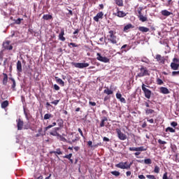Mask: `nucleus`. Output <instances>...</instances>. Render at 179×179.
<instances>
[{
  "label": "nucleus",
  "mask_w": 179,
  "mask_h": 179,
  "mask_svg": "<svg viewBox=\"0 0 179 179\" xmlns=\"http://www.w3.org/2000/svg\"><path fill=\"white\" fill-rule=\"evenodd\" d=\"M55 79H56L57 83H58L59 85H61L62 86H65V82H64L62 79L59 78L58 77H55Z\"/></svg>",
  "instance_id": "obj_25"
},
{
  "label": "nucleus",
  "mask_w": 179,
  "mask_h": 179,
  "mask_svg": "<svg viewBox=\"0 0 179 179\" xmlns=\"http://www.w3.org/2000/svg\"><path fill=\"white\" fill-rule=\"evenodd\" d=\"M73 149H74V150H76V152H78L80 148L76 146V147H74Z\"/></svg>",
  "instance_id": "obj_64"
},
{
  "label": "nucleus",
  "mask_w": 179,
  "mask_h": 179,
  "mask_svg": "<svg viewBox=\"0 0 179 179\" xmlns=\"http://www.w3.org/2000/svg\"><path fill=\"white\" fill-rule=\"evenodd\" d=\"M129 29H134V26H132V24H128L124 27V31H127V30H129Z\"/></svg>",
  "instance_id": "obj_29"
},
{
  "label": "nucleus",
  "mask_w": 179,
  "mask_h": 179,
  "mask_svg": "<svg viewBox=\"0 0 179 179\" xmlns=\"http://www.w3.org/2000/svg\"><path fill=\"white\" fill-rule=\"evenodd\" d=\"M116 98L121 101V103H127V101L125 100V98L122 97V94L120 93L116 94Z\"/></svg>",
  "instance_id": "obj_17"
},
{
  "label": "nucleus",
  "mask_w": 179,
  "mask_h": 179,
  "mask_svg": "<svg viewBox=\"0 0 179 179\" xmlns=\"http://www.w3.org/2000/svg\"><path fill=\"white\" fill-rule=\"evenodd\" d=\"M145 164H152V159H146L144 160Z\"/></svg>",
  "instance_id": "obj_46"
},
{
  "label": "nucleus",
  "mask_w": 179,
  "mask_h": 179,
  "mask_svg": "<svg viewBox=\"0 0 179 179\" xmlns=\"http://www.w3.org/2000/svg\"><path fill=\"white\" fill-rule=\"evenodd\" d=\"M155 59H157V61L159 62V64H164L166 61V59H164V57H162V55H157Z\"/></svg>",
  "instance_id": "obj_16"
},
{
  "label": "nucleus",
  "mask_w": 179,
  "mask_h": 179,
  "mask_svg": "<svg viewBox=\"0 0 179 179\" xmlns=\"http://www.w3.org/2000/svg\"><path fill=\"white\" fill-rule=\"evenodd\" d=\"M141 62H145V64H149V62H150L149 59H148L147 57L141 58Z\"/></svg>",
  "instance_id": "obj_38"
},
{
  "label": "nucleus",
  "mask_w": 179,
  "mask_h": 179,
  "mask_svg": "<svg viewBox=\"0 0 179 179\" xmlns=\"http://www.w3.org/2000/svg\"><path fill=\"white\" fill-rule=\"evenodd\" d=\"M17 71L19 73L23 72V69H22V62L18 60L17 62Z\"/></svg>",
  "instance_id": "obj_20"
},
{
  "label": "nucleus",
  "mask_w": 179,
  "mask_h": 179,
  "mask_svg": "<svg viewBox=\"0 0 179 179\" xmlns=\"http://www.w3.org/2000/svg\"><path fill=\"white\" fill-rule=\"evenodd\" d=\"M141 127L142 128H146L148 127V124L146 123V122H144Z\"/></svg>",
  "instance_id": "obj_60"
},
{
  "label": "nucleus",
  "mask_w": 179,
  "mask_h": 179,
  "mask_svg": "<svg viewBox=\"0 0 179 179\" xmlns=\"http://www.w3.org/2000/svg\"><path fill=\"white\" fill-rule=\"evenodd\" d=\"M9 106V101H4L1 103V108H6Z\"/></svg>",
  "instance_id": "obj_32"
},
{
  "label": "nucleus",
  "mask_w": 179,
  "mask_h": 179,
  "mask_svg": "<svg viewBox=\"0 0 179 179\" xmlns=\"http://www.w3.org/2000/svg\"><path fill=\"white\" fill-rule=\"evenodd\" d=\"M146 87H149V86L143 83L141 85V89L144 93V96L146 99H150V97H152V91Z\"/></svg>",
  "instance_id": "obj_4"
},
{
  "label": "nucleus",
  "mask_w": 179,
  "mask_h": 179,
  "mask_svg": "<svg viewBox=\"0 0 179 179\" xmlns=\"http://www.w3.org/2000/svg\"><path fill=\"white\" fill-rule=\"evenodd\" d=\"M138 178H140V179H145V176H143V175H139L138 176Z\"/></svg>",
  "instance_id": "obj_63"
},
{
  "label": "nucleus",
  "mask_w": 179,
  "mask_h": 179,
  "mask_svg": "<svg viewBox=\"0 0 179 179\" xmlns=\"http://www.w3.org/2000/svg\"><path fill=\"white\" fill-rule=\"evenodd\" d=\"M121 52H127V51L129 50V46H128V45L125 44V45H123L122 47H121Z\"/></svg>",
  "instance_id": "obj_24"
},
{
  "label": "nucleus",
  "mask_w": 179,
  "mask_h": 179,
  "mask_svg": "<svg viewBox=\"0 0 179 179\" xmlns=\"http://www.w3.org/2000/svg\"><path fill=\"white\" fill-rule=\"evenodd\" d=\"M24 124V122H23V120L21 119H18L17 120V127L18 131H22L23 129V125Z\"/></svg>",
  "instance_id": "obj_11"
},
{
  "label": "nucleus",
  "mask_w": 179,
  "mask_h": 179,
  "mask_svg": "<svg viewBox=\"0 0 179 179\" xmlns=\"http://www.w3.org/2000/svg\"><path fill=\"white\" fill-rule=\"evenodd\" d=\"M22 20H23V18H18L17 20H15L14 22L15 24H20V23H22Z\"/></svg>",
  "instance_id": "obj_43"
},
{
  "label": "nucleus",
  "mask_w": 179,
  "mask_h": 179,
  "mask_svg": "<svg viewBox=\"0 0 179 179\" xmlns=\"http://www.w3.org/2000/svg\"><path fill=\"white\" fill-rule=\"evenodd\" d=\"M58 131H59V128L55 127L50 132V135H52V136H59V134L58 133Z\"/></svg>",
  "instance_id": "obj_12"
},
{
  "label": "nucleus",
  "mask_w": 179,
  "mask_h": 179,
  "mask_svg": "<svg viewBox=\"0 0 179 179\" xmlns=\"http://www.w3.org/2000/svg\"><path fill=\"white\" fill-rule=\"evenodd\" d=\"M103 93L105 94H107L108 96H110V94H113L114 92L113 90H109L108 88H106V90H103Z\"/></svg>",
  "instance_id": "obj_27"
},
{
  "label": "nucleus",
  "mask_w": 179,
  "mask_h": 179,
  "mask_svg": "<svg viewBox=\"0 0 179 179\" xmlns=\"http://www.w3.org/2000/svg\"><path fill=\"white\" fill-rule=\"evenodd\" d=\"M116 132L117 134V136L120 141H125L127 139V136L124 134V133L121 132V129H116Z\"/></svg>",
  "instance_id": "obj_8"
},
{
  "label": "nucleus",
  "mask_w": 179,
  "mask_h": 179,
  "mask_svg": "<svg viewBox=\"0 0 179 179\" xmlns=\"http://www.w3.org/2000/svg\"><path fill=\"white\" fill-rule=\"evenodd\" d=\"M103 16H104V13L102 11L98 13L95 17H94L93 20L95 22H99V19H103Z\"/></svg>",
  "instance_id": "obj_13"
},
{
  "label": "nucleus",
  "mask_w": 179,
  "mask_h": 179,
  "mask_svg": "<svg viewBox=\"0 0 179 179\" xmlns=\"http://www.w3.org/2000/svg\"><path fill=\"white\" fill-rule=\"evenodd\" d=\"M63 157H64V159H68L69 160H71V159L72 157V153L65 155Z\"/></svg>",
  "instance_id": "obj_47"
},
{
  "label": "nucleus",
  "mask_w": 179,
  "mask_h": 179,
  "mask_svg": "<svg viewBox=\"0 0 179 179\" xmlns=\"http://www.w3.org/2000/svg\"><path fill=\"white\" fill-rule=\"evenodd\" d=\"M160 92L162 93V94H169L170 93V91L167 87H161L159 88Z\"/></svg>",
  "instance_id": "obj_18"
},
{
  "label": "nucleus",
  "mask_w": 179,
  "mask_h": 179,
  "mask_svg": "<svg viewBox=\"0 0 179 179\" xmlns=\"http://www.w3.org/2000/svg\"><path fill=\"white\" fill-rule=\"evenodd\" d=\"M52 117H54V115H52V114L46 113L44 115L43 120H50V118H52Z\"/></svg>",
  "instance_id": "obj_30"
},
{
  "label": "nucleus",
  "mask_w": 179,
  "mask_h": 179,
  "mask_svg": "<svg viewBox=\"0 0 179 179\" xmlns=\"http://www.w3.org/2000/svg\"><path fill=\"white\" fill-rule=\"evenodd\" d=\"M117 17H125L127 16V13L124 11H121L117 8V13L115 14Z\"/></svg>",
  "instance_id": "obj_15"
},
{
  "label": "nucleus",
  "mask_w": 179,
  "mask_h": 179,
  "mask_svg": "<svg viewBox=\"0 0 179 179\" xmlns=\"http://www.w3.org/2000/svg\"><path fill=\"white\" fill-rule=\"evenodd\" d=\"M96 59L98 61H100L101 62H104L105 64H107L108 62H110V59L106 57L101 56V54L98 53L96 54Z\"/></svg>",
  "instance_id": "obj_7"
},
{
  "label": "nucleus",
  "mask_w": 179,
  "mask_h": 179,
  "mask_svg": "<svg viewBox=\"0 0 179 179\" xmlns=\"http://www.w3.org/2000/svg\"><path fill=\"white\" fill-rule=\"evenodd\" d=\"M171 127H173V128H176V127H177L178 125V123H177L176 122H172L171 123Z\"/></svg>",
  "instance_id": "obj_51"
},
{
  "label": "nucleus",
  "mask_w": 179,
  "mask_h": 179,
  "mask_svg": "<svg viewBox=\"0 0 179 179\" xmlns=\"http://www.w3.org/2000/svg\"><path fill=\"white\" fill-rule=\"evenodd\" d=\"M58 136L62 142H66V139L65 138V137L62 136L61 134H59Z\"/></svg>",
  "instance_id": "obj_48"
},
{
  "label": "nucleus",
  "mask_w": 179,
  "mask_h": 179,
  "mask_svg": "<svg viewBox=\"0 0 179 179\" xmlns=\"http://www.w3.org/2000/svg\"><path fill=\"white\" fill-rule=\"evenodd\" d=\"M138 30L141 31V33H148L150 29L146 27H139Z\"/></svg>",
  "instance_id": "obj_21"
},
{
  "label": "nucleus",
  "mask_w": 179,
  "mask_h": 179,
  "mask_svg": "<svg viewBox=\"0 0 179 179\" xmlns=\"http://www.w3.org/2000/svg\"><path fill=\"white\" fill-rule=\"evenodd\" d=\"M71 45L73 48L75 47H79V45L75 43H70L68 44V46L70 48H72V47H71Z\"/></svg>",
  "instance_id": "obj_41"
},
{
  "label": "nucleus",
  "mask_w": 179,
  "mask_h": 179,
  "mask_svg": "<svg viewBox=\"0 0 179 179\" xmlns=\"http://www.w3.org/2000/svg\"><path fill=\"white\" fill-rule=\"evenodd\" d=\"M131 166H132V162L128 164V162H120L117 164H115V167L117 169H122V170H129L131 169Z\"/></svg>",
  "instance_id": "obj_5"
},
{
  "label": "nucleus",
  "mask_w": 179,
  "mask_h": 179,
  "mask_svg": "<svg viewBox=\"0 0 179 179\" xmlns=\"http://www.w3.org/2000/svg\"><path fill=\"white\" fill-rule=\"evenodd\" d=\"M59 103V100H55L51 102V104H54L55 106H57Z\"/></svg>",
  "instance_id": "obj_53"
},
{
  "label": "nucleus",
  "mask_w": 179,
  "mask_h": 179,
  "mask_svg": "<svg viewBox=\"0 0 179 179\" xmlns=\"http://www.w3.org/2000/svg\"><path fill=\"white\" fill-rule=\"evenodd\" d=\"M139 20H141V22H147L148 21V17L143 16V15H140V17H138Z\"/></svg>",
  "instance_id": "obj_37"
},
{
  "label": "nucleus",
  "mask_w": 179,
  "mask_h": 179,
  "mask_svg": "<svg viewBox=\"0 0 179 179\" xmlns=\"http://www.w3.org/2000/svg\"><path fill=\"white\" fill-rule=\"evenodd\" d=\"M54 89H55V90H59L60 88H59V86H58V85L55 84Z\"/></svg>",
  "instance_id": "obj_57"
},
{
  "label": "nucleus",
  "mask_w": 179,
  "mask_h": 179,
  "mask_svg": "<svg viewBox=\"0 0 179 179\" xmlns=\"http://www.w3.org/2000/svg\"><path fill=\"white\" fill-rule=\"evenodd\" d=\"M71 65L73 66H75V68H78L79 69H83V68H87V66H89V63L71 62Z\"/></svg>",
  "instance_id": "obj_6"
},
{
  "label": "nucleus",
  "mask_w": 179,
  "mask_h": 179,
  "mask_svg": "<svg viewBox=\"0 0 179 179\" xmlns=\"http://www.w3.org/2000/svg\"><path fill=\"white\" fill-rule=\"evenodd\" d=\"M117 32L115 30H110L108 31V34L107 35L108 41L113 44V45H118V41H120V38L115 36Z\"/></svg>",
  "instance_id": "obj_1"
},
{
  "label": "nucleus",
  "mask_w": 179,
  "mask_h": 179,
  "mask_svg": "<svg viewBox=\"0 0 179 179\" xmlns=\"http://www.w3.org/2000/svg\"><path fill=\"white\" fill-rule=\"evenodd\" d=\"M87 145L90 146V148H93V142L92 141H88Z\"/></svg>",
  "instance_id": "obj_55"
},
{
  "label": "nucleus",
  "mask_w": 179,
  "mask_h": 179,
  "mask_svg": "<svg viewBox=\"0 0 179 179\" xmlns=\"http://www.w3.org/2000/svg\"><path fill=\"white\" fill-rule=\"evenodd\" d=\"M116 5L117 6H124V1L123 0H114Z\"/></svg>",
  "instance_id": "obj_28"
},
{
  "label": "nucleus",
  "mask_w": 179,
  "mask_h": 179,
  "mask_svg": "<svg viewBox=\"0 0 179 179\" xmlns=\"http://www.w3.org/2000/svg\"><path fill=\"white\" fill-rule=\"evenodd\" d=\"M3 46L5 50H9L10 51L13 50V46H12V45H10V41H7L4 42L3 43Z\"/></svg>",
  "instance_id": "obj_10"
},
{
  "label": "nucleus",
  "mask_w": 179,
  "mask_h": 179,
  "mask_svg": "<svg viewBox=\"0 0 179 179\" xmlns=\"http://www.w3.org/2000/svg\"><path fill=\"white\" fill-rule=\"evenodd\" d=\"M57 122L58 127H56V128H59V131H60V129H62V128H64V120H62V119H58L57 120Z\"/></svg>",
  "instance_id": "obj_19"
},
{
  "label": "nucleus",
  "mask_w": 179,
  "mask_h": 179,
  "mask_svg": "<svg viewBox=\"0 0 179 179\" xmlns=\"http://www.w3.org/2000/svg\"><path fill=\"white\" fill-rule=\"evenodd\" d=\"M147 178L149 179H156V177L153 175H146Z\"/></svg>",
  "instance_id": "obj_50"
},
{
  "label": "nucleus",
  "mask_w": 179,
  "mask_h": 179,
  "mask_svg": "<svg viewBox=\"0 0 179 179\" xmlns=\"http://www.w3.org/2000/svg\"><path fill=\"white\" fill-rule=\"evenodd\" d=\"M144 76H150V71L147 67L141 66L138 69V73L136 76V78H144Z\"/></svg>",
  "instance_id": "obj_2"
},
{
  "label": "nucleus",
  "mask_w": 179,
  "mask_h": 179,
  "mask_svg": "<svg viewBox=\"0 0 179 179\" xmlns=\"http://www.w3.org/2000/svg\"><path fill=\"white\" fill-rule=\"evenodd\" d=\"M67 143H69V145H72V143H73V140H66V141Z\"/></svg>",
  "instance_id": "obj_62"
},
{
  "label": "nucleus",
  "mask_w": 179,
  "mask_h": 179,
  "mask_svg": "<svg viewBox=\"0 0 179 179\" xmlns=\"http://www.w3.org/2000/svg\"><path fill=\"white\" fill-rule=\"evenodd\" d=\"M3 85L6 86V85H8V74L3 73Z\"/></svg>",
  "instance_id": "obj_22"
},
{
  "label": "nucleus",
  "mask_w": 179,
  "mask_h": 179,
  "mask_svg": "<svg viewBox=\"0 0 179 179\" xmlns=\"http://www.w3.org/2000/svg\"><path fill=\"white\" fill-rule=\"evenodd\" d=\"M154 173H155L156 174H159V173H160V167H159L158 166H155L154 169Z\"/></svg>",
  "instance_id": "obj_39"
},
{
  "label": "nucleus",
  "mask_w": 179,
  "mask_h": 179,
  "mask_svg": "<svg viewBox=\"0 0 179 179\" xmlns=\"http://www.w3.org/2000/svg\"><path fill=\"white\" fill-rule=\"evenodd\" d=\"M64 36H65V29H64V28H62L60 30V33L58 36L59 40H60V41H65V40H66V38Z\"/></svg>",
  "instance_id": "obj_9"
},
{
  "label": "nucleus",
  "mask_w": 179,
  "mask_h": 179,
  "mask_svg": "<svg viewBox=\"0 0 179 179\" xmlns=\"http://www.w3.org/2000/svg\"><path fill=\"white\" fill-rule=\"evenodd\" d=\"M158 143H159V145H166L167 143V142L163 141H162V139H159Z\"/></svg>",
  "instance_id": "obj_49"
},
{
  "label": "nucleus",
  "mask_w": 179,
  "mask_h": 179,
  "mask_svg": "<svg viewBox=\"0 0 179 179\" xmlns=\"http://www.w3.org/2000/svg\"><path fill=\"white\" fill-rule=\"evenodd\" d=\"M166 132L174 133V132H176V129H173L172 127H167L166 129Z\"/></svg>",
  "instance_id": "obj_40"
},
{
  "label": "nucleus",
  "mask_w": 179,
  "mask_h": 179,
  "mask_svg": "<svg viewBox=\"0 0 179 179\" xmlns=\"http://www.w3.org/2000/svg\"><path fill=\"white\" fill-rule=\"evenodd\" d=\"M80 139V137H79V134H76L74 138L71 139V141H73V143H75V142H78V141H79Z\"/></svg>",
  "instance_id": "obj_36"
},
{
  "label": "nucleus",
  "mask_w": 179,
  "mask_h": 179,
  "mask_svg": "<svg viewBox=\"0 0 179 179\" xmlns=\"http://www.w3.org/2000/svg\"><path fill=\"white\" fill-rule=\"evenodd\" d=\"M129 150H130V152H136L134 153L135 156H139V155H141L140 152H145L146 150H148V148H145L143 146L141 147H130L129 148Z\"/></svg>",
  "instance_id": "obj_3"
},
{
  "label": "nucleus",
  "mask_w": 179,
  "mask_h": 179,
  "mask_svg": "<svg viewBox=\"0 0 179 179\" xmlns=\"http://www.w3.org/2000/svg\"><path fill=\"white\" fill-rule=\"evenodd\" d=\"M147 121L150 122V124H153V122H155V120L153 119H147Z\"/></svg>",
  "instance_id": "obj_59"
},
{
  "label": "nucleus",
  "mask_w": 179,
  "mask_h": 179,
  "mask_svg": "<svg viewBox=\"0 0 179 179\" xmlns=\"http://www.w3.org/2000/svg\"><path fill=\"white\" fill-rule=\"evenodd\" d=\"M163 83H164L163 82V80H162L160 78H157V84H158L159 85H163Z\"/></svg>",
  "instance_id": "obj_45"
},
{
  "label": "nucleus",
  "mask_w": 179,
  "mask_h": 179,
  "mask_svg": "<svg viewBox=\"0 0 179 179\" xmlns=\"http://www.w3.org/2000/svg\"><path fill=\"white\" fill-rule=\"evenodd\" d=\"M161 13L162 15V16H170L171 15H173V13L171 12H169V10H163L161 11Z\"/></svg>",
  "instance_id": "obj_23"
},
{
  "label": "nucleus",
  "mask_w": 179,
  "mask_h": 179,
  "mask_svg": "<svg viewBox=\"0 0 179 179\" xmlns=\"http://www.w3.org/2000/svg\"><path fill=\"white\" fill-rule=\"evenodd\" d=\"M153 113H155V110L153 109H149V108L145 109V114L147 115H149V114H153Z\"/></svg>",
  "instance_id": "obj_35"
},
{
  "label": "nucleus",
  "mask_w": 179,
  "mask_h": 179,
  "mask_svg": "<svg viewBox=\"0 0 179 179\" xmlns=\"http://www.w3.org/2000/svg\"><path fill=\"white\" fill-rule=\"evenodd\" d=\"M143 9V8L142 7H139V8L138 9V17H141V16L143 15H142Z\"/></svg>",
  "instance_id": "obj_44"
},
{
  "label": "nucleus",
  "mask_w": 179,
  "mask_h": 179,
  "mask_svg": "<svg viewBox=\"0 0 179 179\" xmlns=\"http://www.w3.org/2000/svg\"><path fill=\"white\" fill-rule=\"evenodd\" d=\"M52 127H53L52 124H50L48 127H45V132L48 131V129L52 128Z\"/></svg>",
  "instance_id": "obj_52"
},
{
  "label": "nucleus",
  "mask_w": 179,
  "mask_h": 179,
  "mask_svg": "<svg viewBox=\"0 0 179 179\" xmlns=\"http://www.w3.org/2000/svg\"><path fill=\"white\" fill-rule=\"evenodd\" d=\"M79 31H80L79 29H77L75 30V31L73 33V34H74V35L75 34H78Z\"/></svg>",
  "instance_id": "obj_61"
},
{
  "label": "nucleus",
  "mask_w": 179,
  "mask_h": 179,
  "mask_svg": "<svg viewBox=\"0 0 179 179\" xmlns=\"http://www.w3.org/2000/svg\"><path fill=\"white\" fill-rule=\"evenodd\" d=\"M171 68L173 69V71H177L179 68V64L172 62L171 63Z\"/></svg>",
  "instance_id": "obj_26"
},
{
  "label": "nucleus",
  "mask_w": 179,
  "mask_h": 179,
  "mask_svg": "<svg viewBox=\"0 0 179 179\" xmlns=\"http://www.w3.org/2000/svg\"><path fill=\"white\" fill-rule=\"evenodd\" d=\"M177 75H179V71H173L172 72V76H176Z\"/></svg>",
  "instance_id": "obj_56"
},
{
  "label": "nucleus",
  "mask_w": 179,
  "mask_h": 179,
  "mask_svg": "<svg viewBox=\"0 0 179 179\" xmlns=\"http://www.w3.org/2000/svg\"><path fill=\"white\" fill-rule=\"evenodd\" d=\"M10 80L13 82V85L11 86L12 89H15L16 87V81L14 78H10Z\"/></svg>",
  "instance_id": "obj_42"
},
{
  "label": "nucleus",
  "mask_w": 179,
  "mask_h": 179,
  "mask_svg": "<svg viewBox=\"0 0 179 179\" xmlns=\"http://www.w3.org/2000/svg\"><path fill=\"white\" fill-rule=\"evenodd\" d=\"M78 132L83 138H85V136L83 135V131H82V129L80 128H78Z\"/></svg>",
  "instance_id": "obj_54"
},
{
  "label": "nucleus",
  "mask_w": 179,
  "mask_h": 179,
  "mask_svg": "<svg viewBox=\"0 0 179 179\" xmlns=\"http://www.w3.org/2000/svg\"><path fill=\"white\" fill-rule=\"evenodd\" d=\"M108 122V118H107V117L106 116L103 117L100 123V128H103V127H107V125H106V123Z\"/></svg>",
  "instance_id": "obj_14"
},
{
  "label": "nucleus",
  "mask_w": 179,
  "mask_h": 179,
  "mask_svg": "<svg viewBox=\"0 0 179 179\" xmlns=\"http://www.w3.org/2000/svg\"><path fill=\"white\" fill-rule=\"evenodd\" d=\"M50 153H54L55 155H62V152L61 151V148L56 149V151H52Z\"/></svg>",
  "instance_id": "obj_33"
},
{
  "label": "nucleus",
  "mask_w": 179,
  "mask_h": 179,
  "mask_svg": "<svg viewBox=\"0 0 179 179\" xmlns=\"http://www.w3.org/2000/svg\"><path fill=\"white\" fill-rule=\"evenodd\" d=\"M90 106H92V107H94L96 106V102L90 101L89 102Z\"/></svg>",
  "instance_id": "obj_58"
},
{
  "label": "nucleus",
  "mask_w": 179,
  "mask_h": 179,
  "mask_svg": "<svg viewBox=\"0 0 179 179\" xmlns=\"http://www.w3.org/2000/svg\"><path fill=\"white\" fill-rule=\"evenodd\" d=\"M110 173L113 175V176H115V177H119V176H120L121 173H120V171H111Z\"/></svg>",
  "instance_id": "obj_34"
},
{
  "label": "nucleus",
  "mask_w": 179,
  "mask_h": 179,
  "mask_svg": "<svg viewBox=\"0 0 179 179\" xmlns=\"http://www.w3.org/2000/svg\"><path fill=\"white\" fill-rule=\"evenodd\" d=\"M43 19H44V20H50V19H52V15L48 14L44 15Z\"/></svg>",
  "instance_id": "obj_31"
}]
</instances>
